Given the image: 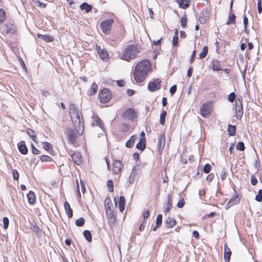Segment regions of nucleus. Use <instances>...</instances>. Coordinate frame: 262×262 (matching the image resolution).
Masks as SVG:
<instances>
[{"mask_svg":"<svg viewBox=\"0 0 262 262\" xmlns=\"http://www.w3.org/2000/svg\"><path fill=\"white\" fill-rule=\"evenodd\" d=\"M69 110L75 127H79V131L76 129V132L78 135H81L83 130V123L82 118H80V114L81 113L76 109L75 104L73 103L70 105Z\"/></svg>","mask_w":262,"mask_h":262,"instance_id":"f257e3e1","label":"nucleus"},{"mask_svg":"<svg viewBox=\"0 0 262 262\" xmlns=\"http://www.w3.org/2000/svg\"><path fill=\"white\" fill-rule=\"evenodd\" d=\"M140 52V49L137 46L130 44L127 45L124 50L123 51L121 57V59L128 61L131 59L136 58L138 54Z\"/></svg>","mask_w":262,"mask_h":262,"instance_id":"f03ea898","label":"nucleus"},{"mask_svg":"<svg viewBox=\"0 0 262 262\" xmlns=\"http://www.w3.org/2000/svg\"><path fill=\"white\" fill-rule=\"evenodd\" d=\"M135 70L138 71H141L147 74L150 70V62L148 59H144L138 62Z\"/></svg>","mask_w":262,"mask_h":262,"instance_id":"7ed1b4c3","label":"nucleus"},{"mask_svg":"<svg viewBox=\"0 0 262 262\" xmlns=\"http://www.w3.org/2000/svg\"><path fill=\"white\" fill-rule=\"evenodd\" d=\"M99 97L100 102L105 103L108 102L112 98L110 90L107 89H103L99 93Z\"/></svg>","mask_w":262,"mask_h":262,"instance_id":"20e7f679","label":"nucleus"},{"mask_svg":"<svg viewBox=\"0 0 262 262\" xmlns=\"http://www.w3.org/2000/svg\"><path fill=\"white\" fill-rule=\"evenodd\" d=\"M235 113L237 119H241L243 115V99L242 97L238 98L235 100Z\"/></svg>","mask_w":262,"mask_h":262,"instance_id":"39448f33","label":"nucleus"},{"mask_svg":"<svg viewBox=\"0 0 262 262\" xmlns=\"http://www.w3.org/2000/svg\"><path fill=\"white\" fill-rule=\"evenodd\" d=\"M114 20L111 19L102 21L100 24V27L103 32L105 34H108L110 32Z\"/></svg>","mask_w":262,"mask_h":262,"instance_id":"423d86ee","label":"nucleus"},{"mask_svg":"<svg viewBox=\"0 0 262 262\" xmlns=\"http://www.w3.org/2000/svg\"><path fill=\"white\" fill-rule=\"evenodd\" d=\"M65 134L67 135L69 143L75 144L76 139V131L69 127L66 129Z\"/></svg>","mask_w":262,"mask_h":262,"instance_id":"0eeeda50","label":"nucleus"},{"mask_svg":"<svg viewBox=\"0 0 262 262\" xmlns=\"http://www.w3.org/2000/svg\"><path fill=\"white\" fill-rule=\"evenodd\" d=\"M161 80L156 79L152 81H150L148 84V90L150 92L158 91L161 88Z\"/></svg>","mask_w":262,"mask_h":262,"instance_id":"6e6552de","label":"nucleus"},{"mask_svg":"<svg viewBox=\"0 0 262 262\" xmlns=\"http://www.w3.org/2000/svg\"><path fill=\"white\" fill-rule=\"evenodd\" d=\"M200 113L202 117L207 118L211 115L210 107L209 103H204L200 108Z\"/></svg>","mask_w":262,"mask_h":262,"instance_id":"1a4fd4ad","label":"nucleus"},{"mask_svg":"<svg viewBox=\"0 0 262 262\" xmlns=\"http://www.w3.org/2000/svg\"><path fill=\"white\" fill-rule=\"evenodd\" d=\"M133 74L135 80L138 83L143 81L147 75V74H146V73H143L141 71H138L135 70H134Z\"/></svg>","mask_w":262,"mask_h":262,"instance_id":"9d476101","label":"nucleus"},{"mask_svg":"<svg viewBox=\"0 0 262 262\" xmlns=\"http://www.w3.org/2000/svg\"><path fill=\"white\" fill-rule=\"evenodd\" d=\"M123 116L128 119L132 120L136 117V113L133 108H128L124 112Z\"/></svg>","mask_w":262,"mask_h":262,"instance_id":"9b49d317","label":"nucleus"},{"mask_svg":"<svg viewBox=\"0 0 262 262\" xmlns=\"http://www.w3.org/2000/svg\"><path fill=\"white\" fill-rule=\"evenodd\" d=\"M122 167V164L121 161L119 160H115L113 164V170L116 174H119Z\"/></svg>","mask_w":262,"mask_h":262,"instance_id":"f8f14e48","label":"nucleus"},{"mask_svg":"<svg viewBox=\"0 0 262 262\" xmlns=\"http://www.w3.org/2000/svg\"><path fill=\"white\" fill-rule=\"evenodd\" d=\"M240 197L238 194H234L231 199L229 201L226 206H228V208H229L234 205L238 204L240 201Z\"/></svg>","mask_w":262,"mask_h":262,"instance_id":"ddd939ff","label":"nucleus"},{"mask_svg":"<svg viewBox=\"0 0 262 262\" xmlns=\"http://www.w3.org/2000/svg\"><path fill=\"white\" fill-rule=\"evenodd\" d=\"M96 50L100 55V58L102 60H105L107 58L108 55L106 50L103 49H101L100 46H96Z\"/></svg>","mask_w":262,"mask_h":262,"instance_id":"4468645a","label":"nucleus"},{"mask_svg":"<svg viewBox=\"0 0 262 262\" xmlns=\"http://www.w3.org/2000/svg\"><path fill=\"white\" fill-rule=\"evenodd\" d=\"M138 170V166H135L133 167L132 172L129 177L128 181L130 184L134 183L136 178L138 175L137 171Z\"/></svg>","mask_w":262,"mask_h":262,"instance_id":"2eb2a0df","label":"nucleus"},{"mask_svg":"<svg viewBox=\"0 0 262 262\" xmlns=\"http://www.w3.org/2000/svg\"><path fill=\"white\" fill-rule=\"evenodd\" d=\"M19 151L23 155H26L28 153V148L25 144L24 141H21L17 144Z\"/></svg>","mask_w":262,"mask_h":262,"instance_id":"dca6fc26","label":"nucleus"},{"mask_svg":"<svg viewBox=\"0 0 262 262\" xmlns=\"http://www.w3.org/2000/svg\"><path fill=\"white\" fill-rule=\"evenodd\" d=\"M212 70L214 71L224 70L222 69L220 61L215 58H213L212 60Z\"/></svg>","mask_w":262,"mask_h":262,"instance_id":"f3484780","label":"nucleus"},{"mask_svg":"<svg viewBox=\"0 0 262 262\" xmlns=\"http://www.w3.org/2000/svg\"><path fill=\"white\" fill-rule=\"evenodd\" d=\"M165 224L166 228H170L173 227L176 224V220L171 217H168L165 221Z\"/></svg>","mask_w":262,"mask_h":262,"instance_id":"a211bd4d","label":"nucleus"},{"mask_svg":"<svg viewBox=\"0 0 262 262\" xmlns=\"http://www.w3.org/2000/svg\"><path fill=\"white\" fill-rule=\"evenodd\" d=\"M71 158L73 159L74 162L77 165H80L81 163V155L79 152H74L71 155Z\"/></svg>","mask_w":262,"mask_h":262,"instance_id":"6ab92c4d","label":"nucleus"},{"mask_svg":"<svg viewBox=\"0 0 262 262\" xmlns=\"http://www.w3.org/2000/svg\"><path fill=\"white\" fill-rule=\"evenodd\" d=\"M231 255V251L230 248L225 245L224 246V259L226 261H230Z\"/></svg>","mask_w":262,"mask_h":262,"instance_id":"aec40b11","label":"nucleus"},{"mask_svg":"<svg viewBox=\"0 0 262 262\" xmlns=\"http://www.w3.org/2000/svg\"><path fill=\"white\" fill-rule=\"evenodd\" d=\"M27 196L29 204H34L35 203L36 201V198L35 194L33 191H30L27 194Z\"/></svg>","mask_w":262,"mask_h":262,"instance_id":"412c9836","label":"nucleus"},{"mask_svg":"<svg viewBox=\"0 0 262 262\" xmlns=\"http://www.w3.org/2000/svg\"><path fill=\"white\" fill-rule=\"evenodd\" d=\"M38 37L45 40L47 42H52L54 40L53 37L49 35H42L39 34H38Z\"/></svg>","mask_w":262,"mask_h":262,"instance_id":"4be33fe9","label":"nucleus"},{"mask_svg":"<svg viewBox=\"0 0 262 262\" xmlns=\"http://www.w3.org/2000/svg\"><path fill=\"white\" fill-rule=\"evenodd\" d=\"M146 141L145 139L142 138L140 141L137 144L136 148L139 150H143L145 148Z\"/></svg>","mask_w":262,"mask_h":262,"instance_id":"5701e85b","label":"nucleus"},{"mask_svg":"<svg viewBox=\"0 0 262 262\" xmlns=\"http://www.w3.org/2000/svg\"><path fill=\"white\" fill-rule=\"evenodd\" d=\"M64 206L68 217L71 218L73 216V210L70 204L67 202H66L64 204Z\"/></svg>","mask_w":262,"mask_h":262,"instance_id":"b1692460","label":"nucleus"},{"mask_svg":"<svg viewBox=\"0 0 262 262\" xmlns=\"http://www.w3.org/2000/svg\"><path fill=\"white\" fill-rule=\"evenodd\" d=\"M125 199L123 196L119 198V208L120 212H123L125 209Z\"/></svg>","mask_w":262,"mask_h":262,"instance_id":"393cba45","label":"nucleus"},{"mask_svg":"<svg viewBox=\"0 0 262 262\" xmlns=\"http://www.w3.org/2000/svg\"><path fill=\"white\" fill-rule=\"evenodd\" d=\"M137 139V136H132L130 138V139L127 141L125 146L127 147L130 148L132 147L135 143V140Z\"/></svg>","mask_w":262,"mask_h":262,"instance_id":"a878e982","label":"nucleus"},{"mask_svg":"<svg viewBox=\"0 0 262 262\" xmlns=\"http://www.w3.org/2000/svg\"><path fill=\"white\" fill-rule=\"evenodd\" d=\"M80 7L81 10H84L86 13L90 12L92 9V6L86 3L81 4Z\"/></svg>","mask_w":262,"mask_h":262,"instance_id":"bb28decb","label":"nucleus"},{"mask_svg":"<svg viewBox=\"0 0 262 262\" xmlns=\"http://www.w3.org/2000/svg\"><path fill=\"white\" fill-rule=\"evenodd\" d=\"M97 90H98L97 85L96 83H93L91 85V88L89 90L88 93L91 96L93 95L96 93Z\"/></svg>","mask_w":262,"mask_h":262,"instance_id":"cd10ccee","label":"nucleus"},{"mask_svg":"<svg viewBox=\"0 0 262 262\" xmlns=\"http://www.w3.org/2000/svg\"><path fill=\"white\" fill-rule=\"evenodd\" d=\"M31 229L38 236H41V230L36 224L33 225L31 227Z\"/></svg>","mask_w":262,"mask_h":262,"instance_id":"c85d7f7f","label":"nucleus"},{"mask_svg":"<svg viewBox=\"0 0 262 262\" xmlns=\"http://www.w3.org/2000/svg\"><path fill=\"white\" fill-rule=\"evenodd\" d=\"M236 16L233 13H229L228 19L226 22V25H230L231 24H234L235 23Z\"/></svg>","mask_w":262,"mask_h":262,"instance_id":"c756f323","label":"nucleus"},{"mask_svg":"<svg viewBox=\"0 0 262 262\" xmlns=\"http://www.w3.org/2000/svg\"><path fill=\"white\" fill-rule=\"evenodd\" d=\"M83 235L84 238L88 242H91L92 241V234L90 231L88 230H85L83 231Z\"/></svg>","mask_w":262,"mask_h":262,"instance_id":"7c9ffc66","label":"nucleus"},{"mask_svg":"<svg viewBox=\"0 0 262 262\" xmlns=\"http://www.w3.org/2000/svg\"><path fill=\"white\" fill-rule=\"evenodd\" d=\"M208 16L205 15V13L204 12H202L200 13V22L202 24H204L206 23L207 20L208 19Z\"/></svg>","mask_w":262,"mask_h":262,"instance_id":"2f4dec72","label":"nucleus"},{"mask_svg":"<svg viewBox=\"0 0 262 262\" xmlns=\"http://www.w3.org/2000/svg\"><path fill=\"white\" fill-rule=\"evenodd\" d=\"M27 134L31 137L32 140L34 142H36V137L35 132L31 128L27 129Z\"/></svg>","mask_w":262,"mask_h":262,"instance_id":"473e14b6","label":"nucleus"},{"mask_svg":"<svg viewBox=\"0 0 262 262\" xmlns=\"http://www.w3.org/2000/svg\"><path fill=\"white\" fill-rule=\"evenodd\" d=\"M6 32L7 33L13 35L15 34L16 30L15 28L12 25L6 26Z\"/></svg>","mask_w":262,"mask_h":262,"instance_id":"72a5a7b5","label":"nucleus"},{"mask_svg":"<svg viewBox=\"0 0 262 262\" xmlns=\"http://www.w3.org/2000/svg\"><path fill=\"white\" fill-rule=\"evenodd\" d=\"M208 52V47L207 46H204L203 47V51L199 54V58L200 59L205 58L207 56Z\"/></svg>","mask_w":262,"mask_h":262,"instance_id":"f704fd0d","label":"nucleus"},{"mask_svg":"<svg viewBox=\"0 0 262 262\" xmlns=\"http://www.w3.org/2000/svg\"><path fill=\"white\" fill-rule=\"evenodd\" d=\"M94 121L97 126H98L101 129L104 127L103 124L102 122V120L98 116H96L94 118Z\"/></svg>","mask_w":262,"mask_h":262,"instance_id":"c9c22d12","label":"nucleus"},{"mask_svg":"<svg viewBox=\"0 0 262 262\" xmlns=\"http://www.w3.org/2000/svg\"><path fill=\"white\" fill-rule=\"evenodd\" d=\"M228 131L229 135L231 136H234L236 132V127L234 125L229 124L228 126Z\"/></svg>","mask_w":262,"mask_h":262,"instance_id":"e433bc0d","label":"nucleus"},{"mask_svg":"<svg viewBox=\"0 0 262 262\" xmlns=\"http://www.w3.org/2000/svg\"><path fill=\"white\" fill-rule=\"evenodd\" d=\"M167 115V112L163 110L162 113L160 115V123L162 125L165 124V118Z\"/></svg>","mask_w":262,"mask_h":262,"instance_id":"4c0bfd02","label":"nucleus"},{"mask_svg":"<svg viewBox=\"0 0 262 262\" xmlns=\"http://www.w3.org/2000/svg\"><path fill=\"white\" fill-rule=\"evenodd\" d=\"M112 205L111 199L110 198H106L104 200V205L106 210H111V207Z\"/></svg>","mask_w":262,"mask_h":262,"instance_id":"58836bf2","label":"nucleus"},{"mask_svg":"<svg viewBox=\"0 0 262 262\" xmlns=\"http://www.w3.org/2000/svg\"><path fill=\"white\" fill-rule=\"evenodd\" d=\"M6 19V13L3 9H0V25L4 22Z\"/></svg>","mask_w":262,"mask_h":262,"instance_id":"ea45409f","label":"nucleus"},{"mask_svg":"<svg viewBox=\"0 0 262 262\" xmlns=\"http://www.w3.org/2000/svg\"><path fill=\"white\" fill-rule=\"evenodd\" d=\"M85 223V220L83 217H80L76 220L75 224L78 227H82Z\"/></svg>","mask_w":262,"mask_h":262,"instance_id":"a19ab883","label":"nucleus"},{"mask_svg":"<svg viewBox=\"0 0 262 262\" xmlns=\"http://www.w3.org/2000/svg\"><path fill=\"white\" fill-rule=\"evenodd\" d=\"M40 160L42 162H52L53 159L49 156L47 155H42L40 156Z\"/></svg>","mask_w":262,"mask_h":262,"instance_id":"79ce46f5","label":"nucleus"},{"mask_svg":"<svg viewBox=\"0 0 262 262\" xmlns=\"http://www.w3.org/2000/svg\"><path fill=\"white\" fill-rule=\"evenodd\" d=\"M162 223V215L161 214H159L157 215L156 221V224H157V227H160Z\"/></svg>","mask_w":262,"mask_h":262,"instance_id":"37998d69","label":"nucleus"},{"mask_svg":"<svg viewBox=\"0 0 262 262\" xmlns=\"http://www.w3.org/2000/svg\"><path fill=\"white\" fill-rule=\"evenodd\" d=\"M236 149L238 150L244 151L245 149V144L243 142H239L236 145Z\"/></svg>","mask_w":262,"mask_h":262,"instance_id":"c03bdc74","label":"nucleus"},{"mask_svg":"<svg viewBox=\"0 0 262 262\" xmlns=\"http://www.w3.org/2000/svg\"><path fill=\"white\" fill-rule=\"evenodd\" d=\"M255 200L258 202L262 201V189H259L258 191V193L256 195Z\"/></svg>","mask_w":262,"mask_h":262,"instance_id":"a18cd8bd","label":"nucleus"},{"mask_svg":"<svg viewBox=\"0 0 262 262\" xmlns=\"http://www.w3.org/2000/svg\"><path fill=\"white\" fill-rule=\"evenodd\" d=\"M3 227L5 229H7L9 226V220L7 217H4L3 219Z\"/></svg>","mask_w":262,"mask_h":262,"instance_id":"49530a36","label":"nucleus"},{"mask_svg":"<svg viewBox=\"0 0 262 262\" xmlns=\"http://www.w3.org/2000/svg\"><path fill=\"white\" fill-rule=\"evenodd\" d=\"M35 5L37 7L44 8L46 7V4H44L40 2V0H32Z\"/></svg>","mask_w":262,"mask_h":262,"instance_id":"de8ad7c7","label":"nucleus"},{"mask_svg":"<svg viewBox=\"0 0 262 262\" xmlns=\"http://www.w3.org/2000/svg\"><path fill=\"white\" fill-rule=\"evenodd\" d=\"M211 168H212V166L210 164H206L205 165V166L203 167V171L205 173H208L211 171Z\"/></svg>","mask_w":262,"mask_h":262,"instance_id":"09e8293b","label":"nucleus"},{"mask_svg":"<svg viewBox=\"0 0 262 262\" xmlns=\"http://www.w3.org/2000/svg\"><path fill=\"white\" fill-rule=\"evenodd\" d=\"M235 94L234 92H231L228 96V100L230 102H233L235 99Z\"/></svg>","mask_w":262,"mask_h":262,"instance_id":"8fccbe9b","label":"nucleus"},{"mask_svg":"<svg viewBox=\"0 0 262 262\" xmlns=\"http://www.w3.org/2000/svg\"><path fill=\"white\" fill-rule=\"evenodd\" d=\"M107 186L108 187V190L112 192L114 191V185L113 182L112 180H110L107 181Z\"/></svg>","mask_w":262,"mask_h":262,"instance_id":"3c124183","label":"nucleus"},{"mask_svg":"<svg viewBox=\"0 0 262 262\" xmlns=\"http://www.w3.org/2000/svg\"><path fill=\"white\" fill-rule=\"evenodd\" d=\"M76 192H77V198L79 201H80V199L81 198V194L79 190V185L78 183V180H76Z\"/></svg>","mask_w":262,"mask_h":262,"instance_id":"603ef678","label":"nucleus"},{"mask_svg":"<svg viewBox=\"0 0 262 262\" xmlns=\"http://www.w3.org/2000/svg\"><path fill=\"white\" fill-rule=\"evenodd\" d=\"M176 2L179 4V7L182 9H186L188 8V3H186L185 5L183 4L182 3L183 0H176Z\"/></svg>","mask_w":262,"mask_h":262,"instance_id":"864d4df0","label":"nucleus"},{"mask_svg":"<svg viewBox=\"0 0 262 262\" xmlns=\"http://www.w3.org/2000/svg\"><path fill=\"white\" fill-rule=\"evenodd\" d=\"M186 24L187 18L186 16H184L181 18V25L183 28H185L186 26Z\"/></svg>","mask_w":262,"mask_h":262,"instance_id":"5fc2aeb1","label":"nucleus"},{"mask_svg":"<svg viewBox=\"0 0 262 262\" xmlns=\"http://www.w3.org/2000/svg\"><path fill=\"white\" fill-rule=\"evenodd\" d=\"M13 178L14 180H18L19 179V173L16 169H13L12 170Z\"/></svg>","mask_w":262,"mask_h":262,"instance_id":"6e6d98bb","label":"nucleus"},{"mask_svg":"<svg viewBox=\"0 0 262 262\" xmlns=\"http://www.w3.org/2000/svg\"><path fill=\"white\" fill-rule=\"evenodd\" d=\"M227 177V172L225 169L223 168L220 173V178L222 181L224 180Z\"/></svg>","mask_w":262,"mask_h":262,"instance_id":"4d7b16f0","label":"nucleus"},{"mask_svg":"<svg viewBox=\"0 0 262 262\" xmlns=\"http://www.w3.org/2000/svg\"><path fill=\"white\" fill-rule=\"evenodd\" d=\"M257 11L259 14L262 12V2L261 0L257 1Z\"/></svg>","mask_w":262,"mask_h":262,"instance_id":"13d9d810","label":"nucleus"},{"mask_svg":"<svg viewBox=\"0 0 262 262\" xmlns=\"http://www.w3.org/2000/svg\"><path fill=\"white\" fill-rule=\"evenodd\" d=\"M31 150L34 155H38L40 154V151L35 148V146L31 143Z\"/></svg>","mask_w":262,"mask_h":262,"instance_id":"bf43d9fd","label":"nucleus"},{"mask_svg":"<svg viewBox=\"0 0 262 262\" xmlns=\"http://www.w3.org/2000/svg\"><path fill=\"white\" fill-rule=\"evenodd\" d=\"M172 208V203L167 202L166 207L164 210L165 213H168L170 211Z\"/></svg>","mask_w":262,"mask_h":262,"instance_id":"052dcab7","label":"nucleus"},{"mask_svg":"<svg viewBox=\"0 0 262 262\" xmlns=\"http://www.w3.org/2000/svg\"><path fill=\"white\" fill-rule=\"evenodd\" d=\"M43 146L44 149L47 150H50L51 148L52 147L51 144L50 143L47 142H45L43 143Z\"/></svg>","mask_w":262,"mask_h":262,"instance_id":"680f3d73","label":"nucleus"},{"mask_svg":"<svg viewBox=\"0 0 262 262\" xmlns=\"http://www.w3.org/2000/svg\"><path fill=\"white\" fill-rule=\"evenodd\" d=\"M243 23L244 25V30L246 32L247 26L248 24V19L246 16H243Z\"/></svg>","mask_w":262,"mask_h":262,"instance_id":"e2e57ef3","label":"nucleus"},{"mask_svg":"<svg viewBox=\"0 0 262 262\" xmlns=\"http://www.w3.org/2000/svg\"><path fill=\"white\" fill-rule=\"evenodd\" d=\"M179 41V37L178 35H174L172 39V46H176L178 45Z\"/></svg>","mask_w":262,"mask_h":262,"instance_id":"0e129e2a","label":"nucleus"},{"mask_svg":"<svg viewBox=\"0 0 262 262\" xmlns=\"http://www.w3.org/2000/svg\"><path fill=\"white\" fill-rule=\"evenodd\" d=\"M185 205V201L183 199H182L181 200H180L178 204H177V207L179 208H182L184 207Z\"/></svg>","mask_w":262,"mask_h":262,"instance_id":"69168bd1","label":"nucleus"},{"mask_svg":"<svg viewBox=\"0 0 262 262\" xmlns=\"http://www.w3.org/2000/svg\"><path fill=\"white\" fill-rule=\"evenodd\" d=\"M177 91V85H173L170 88L169 92L171 95L172 96Z\"/></svg>","mask_w":262,"mask_h":262,"instance_id":"338daca9","label":"nucleus"},{"mask_svg":"<svg viewBox=\"0 0 262 262\" xmlns=\"http://www.w3.org/2000/svg\"><path fill=\"white\" fill-rule=\"evenodd\" d=\"M250 181L252 185H255L257 183V180L254 176H251Z\"/></svg>","mask_w":262,"mask_h":262,"instance_id":"774afa93","label":"nucleus"}]
</instances>
